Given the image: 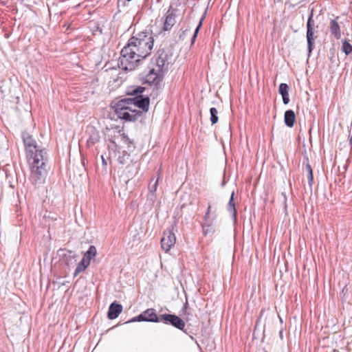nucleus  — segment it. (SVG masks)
<instances>
[{"label": "nucleus", "mask_w": 352, "mask_h": 352, "mask_svg": "<svg viewBox=\"0 0 352 352\" xmlns=\"http://www.w3.org/2000/svg\"><path fill=\"white\" fill-rule=\"evenodd\" d=\"M22 139L28 162L30 166L31 180L35 184L42 183L47 174L45 167L47 152L45 148H41L37 146L36 140L29 133H23Z\"/></svg>", "instance_id": "obj_2"}, {"label": "nucleus", "mask_w": 352, "mask_h": 352, "mask_svg": "<svg viewBox=\"0 0 352 352\" xmlns=\"http://www.w3.org/2000/svg\"><path fill=\"white\" fill-rule=\"evenodd\" d=\"M145 88L142 87H138L132 90L130 93L133 98H129L131 101V106L134 109L137 107L141 109L143 111L147 112L149 108L150 99L148 96H139L144 91Z\"/></svg>", "instance_id": "obj_4"}, {"label": "nucleus", "mask_w": 352, "mask_h": 352, "mask_svg": "<svg viewBox=\"0 0 352 352\" xmlns=\"http://www.w3.org/2000/svg\"><path fill=\"white\" fill-rule=\"evenodd\" d=\"M176 238L175 234L171 231H165L161 239V246L166 252H168L170 248L175 244Z\"/></svg>", "instance_id": "obj_10"}, {"label": "nucleus", "mask_w": 352, "mask_h": 352, "mask_svg": "<svg viewBox=\"0 0 352 352\" xmlns=\"http://www.w3.org/2000/svg\"><path fill=\"white\" fill-rule=\"evenodd\" d=\"M127 1H131V0H126Z\"/></svg>", "instance_id": "obj_36"}, {"label": "nucleus", "mask_w": 352, "mask_h": 352, "mask_svg": "<svg viewBox=\"0 0 352 352\" xmlns=\"http://www.w3.org/2000/svg\"><path fill=\"white\" fill-rule=\"evenodd\" d=\"M97 250L94 245H90L88 250L84 254L81 261H84L88 265L90 264L91 260L96 256Z\"/></svg>", "instance_id": "obj_16"}, {"label": "nucleus", "mask_w": 352, "mask_h": 352, "mask_svg": "<svg viewBox=\"0 0 352 352\" xmlns=\"http://www.w3.org/2000/svg\"><path fill=\"white\" fill-rule=\"evenodd\" d=\"M342 48L346 55H349L352 52V45L346 40L343 41Z\"/></svg>", "instance_id": "obj_25"}, {"label": "nucleus", "mask_w": 352, "mask_h": 352, "mask_svg": "<svg viewBox=\"0 0 352 352\" xmlns=\"http://www.w3.org/2000/svg\"><path fill=\"white\" fill-rule=\"evenodd\" d=\"M314 20L313 19V13L309 15L307 23V41L308 57L311 56V53L315 47V39L316 36L314 35Z\"/></svg>", "instance_id": "obj_6"}, {"label": "nucleus", "mask_w": 352, "mask_h": 352, "mask_svg": "<svg viewBox=\"0 0 352 352\" xmlns=\"http://www.w3.org/2000/svg\"><path fill=\"white\" fill-rule=\"evenodd\" d=\"M339 16H337L334 19H331L329 23V29L331 35L337 40L341 38V30L340 25L338 22Z\"/></svg>", "instance_id": "obj_13"}, {"label": "nucleus", "mask_w": 352, "mask_h": 352, "mask_svg": "<svg viewBox=\"0 0 352 352\" xmlns=\"http://www.w3.org/2000/svg\"><path fill=\"white\" fill-rule=\"evenodd\" d=\"M188 308V302L186 301V303L184 305L183 311L184 312V314H186V310Z\"/></svg>", "instance_id": "obj_31"}, {"label": "nucleus", "mask_w": 352, "mask_h": 352, "mask_svg": "<svg viewBox=\"0 0 352 352\" xmlns=\"http://www.w3.org/2000/svg\"><path fill=\"white\" fill-rule=\"evenodd\" d=\"M178 10L170 6L168 10L164 16V21L162 30L164 32L170 31L176 23Z\"/></svg>", "instance_id": "obj_7"}, {"label": "nucleus", "mask_w": 352, "mask_h": 352, "mask_svg": "<svg viewBox=\"0 0 352 352\" xmlns=\"http://www.w3.org/2000/svg\"><path fill=\"white\" fill-rule=\"evenodd\" d=\"M88 133L89 136L87 140V145L90 148L100 142V135L99 132L94 127L89 128Z\"/></svg>", "instance_id": "obj_12"}, {"label": "nucleus", "mask_w": 352, "mask_h": 352, "mask_svg": "<svg viewBox=\"0 0 352 352\" xmlns=\"http://www.w3.org/2000/svg\"><path fill=\"white\" fill-rule=\"evenodd\" d=\"M210 211H211V206H210V204H208V208H207V210H206V213H205L204 217H211V216H210Z\"/></svg>", "instance_id": "obj_30"}, {"label": "nucleus", "mask_w": 352, "mask_h": 352, "mask_svg": "<svg viewBox=\"0 0 352 352\" xmlns=\"http://www.w3.org/2000/svg\"><path fill=\"white\" fill-rule=\"evenodd\" d=\"M210 120L211 123L212 124L217 123V122L219 120V118L217 116L218 111H217V109L214 107H211L210 109Z\"/></svg>", "instance_id": "obj_22"}, {"label": "nucleus", "mask_w": 352, "mask_h": 352, "mask_svg": "<svg viewBox=\"0 0 352 352\" xmlns=\"http://www.w3.org/2000/svg\"><path fill=\"white\" fill-rule=\"evenodd\" d=\"M89 265L84 261H81L76 266L74 276H77L80 273L84 272Z\"/></svg>", "instance_id": "obj_21"}, {"label": "nucleus", "mask_w": 352, "mask_h": 352, "mask_svg": "<svg viewBox=\"0 0 352 352\" xmlns=\"http://www.w3.org/2000/svg\"><path fill=\"white\" fill-rule=\"evenodd\" d=\"M234 192L233 191L231 194L230 199L227 205V210L231 214L233 220L235 221L236 220L237 212L236 210V204L234 201Z\"/></svg>", "instance_id": "obj_15"}, {"label": "nucleus", "mask_w": 352, "mask_h": 352, "mask_svg": "<svg viewBox=\"0 0 352 352\" xmlns=\"http://www.w3.org/2000/svg\"><path fill=\"white\" fill-rule=\"evenodd\" d=\"M160 322L170 324L179 330H183L185 327V322L174 314H162L160 316Z\"/></svg>", "instance_id": "obj_8"}, {"label": "nucleus", "mask_w": 352, "mask_h": 352, "mask_svg": "<svg viewBox=\"0 0 352 352\" xmlns=\"http://www.w3.org/2000/svg\"><path fill=\"white\" fill-rule=\"evenodd\" d=\"M288 90L289 86L286 83H281L279 85L278 92L282 96L283 102L285 104H287L289 102Z\"/></svg>", "instance_id": "obj_17"}, {"label": "nucleus", "mask_w": 352, "mask_h": 352, "mask_svg": "<svg viewBox=\"0 0 352 352\" xmlns=\"http://www.w3.org/2000/svg\"><path fill=\"white\" fill-rule=\"evenodd\" d=\"M100 157H101V160H102V166H103L104 168V169H106L107 166V160L104 157V155H102L100 156Z\"/></svg>", "instance_id": "obj_29"}, {"label": "nucleus", "mask_w": 352, "mask_h": 352, "mask_svg": "<svg viewBox=\"0 0 352 352\" xmlns=\"http://www.w3.org/2000/svg\"><path fill=\"white\" fill-rule=\"evenodd\" d=\"M202 229L203 233L205 236L214 232V227H205V226H202Z\"/></svg>", "instance_id": "obj_28"}, {"label": "nucleus", "mask_w": 352, "mask_h": 352, "mask_svg": "<svg viewBox=\"0 0 352 352\" xmlns=\"http://www.w3.org/2000/svg\"><path fill=\"white\" fill-rule=\"evenodd\" d=\"M215 219L216 215L212 217H204L202 226H205V227H214Z\"/></svg>", "instance_id": "obj_23"}, {"label": "nucleus", "mask_w": 352, "mask_h": 352, "mask_svg": "<svg viewBox=\"0 0 352 352\" xmlns=\"http://www.w3.org/2000/svg\"><path fill=\"white\" fill-rule=\"evenodd\" d=\"M160 322V316H157L156 314L155 310L154 309H148L146 311H143L141 314L138 316L133 318L130 320V322Z\"/></svg>", "instance_id": "obj_9"}, {"label": "nucleus", "mask_w": 352, "mask_h": 352, "mask_svg": "<svg viewBox=\"0 0 352 352\" xmlns=\"http://www.w3.org/2000/svg\"><path fill=\"white\" fill-rule=\"evenodd\" d=\"M118 160H119V162H120L121 164H123V163H124V162H123V159H120V158H119V159H118Z\"/></svg>", "instance_id": "obj_34"}, {"label": "nucleus", "mask_w": 352, "mask_h": 352, "mask_svg": "<svg viewBox=\"0 0 352 352\" xmlns=\"http://www.w3.org/2000/svg\"><path fill=\"white\" fill-rule=\"evenodd\" d=\"M122 311V306L120 304L113 302L110 305L107 316L110 320L116 319Z\"/></svg>", "instance_id": "obj_14"}, {"label": "nucleus", "mask_w": 352, "mask_h": 352, "mask_svg": "<svg viewBox=\"0 0 352 352\" xmlns=\"http://www.w3.org/2000/svg\"><path fill=\"white\" fill-rule=\"evenodd\" d=\"M161 1H162V0H157V1L158 3H159V2H160Z\"/></svg>", "instance_id": "obj_35"}, {"label": "nucleus", "mask_w": 352, "mask_h": 352, "mask_svg": "<svg viewBox=\"0 0 352 352\" xmlns=\"http://www.w3.org/2000/svg\"><path fill=\"white\" fill-rule=\"evenodd\" d=\"M204 19V16H202V18L201 19L198 25L197 26V28H196V29L195 30L194 34H193V36H192V37L191 38V44H193L195 43V40H196V38L197 36V34H198V32L199 31V29H200V28H201V26L202 25V21H203Z\"/></svg>", "instance_id": "obj_27"}, {"label": "nucleus", "mask_w": 352, "mask_h": 352, "mask_svg": "<svg viewBox=\"0 0 352 352\" xmlns=\"http://www.w3.org/2000/svg\"><path fill=\"white\" fill-rule=\"evenodd\" d=\"M118 160H119V162H120L121 164H123V163H124V162H123V159H120V158H119V159H118Z\"/></svg>", "instance_id": "obj_33"}, {"label": "nucleus", "mask_w": 352, "mask_h": 352, "mask_svg": "<svg viewBox=\"0 0 352 352\" xmlns=\"http://www.w3.org/2000/svg\"><path fill=\"white\" fill-rule=\"evenodd\" d=\"M168 59V55L164 50H159L153 59V64L155 65V67L153 68L155 69L158 72L164 74L168 69L169 63Z\"/></svg>", "instance_id": "obj_5"}, {"label": "nucleus", "mask_w": 352, "mask_h": 352, "mask_svg": "<svg viewBox=\"0 0 352 352\" xmlns=\"http://www.w3.org/2000/svg\"><path fill=\"white\" fill-rule=\"evenodd\" d=\"M305 171L307 173L308 183L310 187L312 186L314 182V176H313V170L311 165L308 162V159L307 158V162L305 164Z\"/></svg>", "instance_id": "obj_20"}, {"label": "nucleus", "mask_w": 352, "mask_h": 352, "mask_svg": "<svg viewBox=\"0 0 352 352\" xmlns=\"http://www.w3.org/2000/svg\"><path fill=\"white\" fill-rule=\"evenodd\" d=\"M65 256L66 258V263L67 265H69V264H72L76 261V255L72 251H69L68 253L66 254Z\"/></svg>", "instance_id": "obj_24"}, {"label": "nucleus", "mask_w": 352, "mask_h": 352, "mask_svg": "<svg viewBox=\"0 0 352 352\" xmlns=\"http://www.w3.org/2000/svg\"><path fill=\"white\" fill-rule=\"evenodd\" d=\"M154 181V178H153L151 181V182L148 184V190L151 193H154L157 188L158 185V181H159V177L155 180L153 184H152V182Z\"/></svg>", "instance_id": "obj_26"}, {"label": "nucleus", "mask_w": 352, "mask_h": 352, "mask_svg": "<svg viewBox=\"0 0 352 352\" xmlns=\"http://www.w3.org/2000/svg\"><path fill=\"white\" fill-rule=\"evenodd\" d=\"M295 113L293 110H287L285 112L284 121L289 127H292L295 121Z\"/></svg>", "instance_id": "obj_18"}, {"label": "nucleus", "mask_w": 352, "mask_h": 352, "mask_svg": "<svg viewBox=\"0 0 352 352\" xmlns=\"http://www.w3.org/2000/svg\"><path fill=\"white\" fill-rule=\"evenodd\" d=\"M153 45L154 38L151 32L135 34L120 52L119 67L126 71L133 70L141 60L151 55Z\"/></svg>", "instance_id": "obj_1"}, {"label": "nucleus", "mask_w": 352, "mask_h": 352, "mask_svg": "<svg viewBox=\"0 0 352 352\" xmlns=\"http://www.w3.org/2000/svg\"><path fill=\"white\" fill-rule=\"evenodd\" d=\"M130 98H124L119 101L111 103V107L114 109V112L118 118L125 121H135L140 116V111L132 108L131 106Z\"/></svg>", "instance_id": "obj_3"}, {"label": "nucleus", "mask_w": 352, "mask_h": 352, "mask_svg": "<svg viewBox=\"0 0 352 352\" xmlns=\"http://www.w3.org/2000/svg\"><path fill=\"white\" fill-rule=\"evenodd\" d=\"M164 76V74L158 72L155 69L151 68L145 76V82L150 85L158 86Z\"/></svg>", "instance_id": "obj_11"}, {"label": "nucleus", "mask_w": 352, "mask_h": 352, "mask_svg": "<svg viewBox=\"0 0 352 352\" xmlns=\"http://www.w3.org/2000/svg\"><path fill=\"white\" fill-rule=\"evenodd\" d=\"M279 336H280V338L281 340H283V329H281V330L279 331Z\"/></svg>", "instance_id": "obj_32"}, {"label": "nucleus", "mask_w": 352, "mask_h": 352, "mask_svg": "<svg viewBox=\"0 0 352 352\" xmlns=\"http://www.w3.org/2000/svg\"><path fill=\"white\" fill-rule=\"evenodd\" d=\"M118 138L120 140V142L125 144L128 148H131L133 146V141L131 140L123 131H119V136Z\"/></svg>", "instance_id": "obj_19"}]
</instances>
